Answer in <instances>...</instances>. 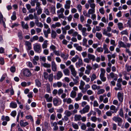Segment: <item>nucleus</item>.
Listing matches in <instances>:
<instances>
[{
	"label": "nucleus",
	"mask_w": 131,
	"mask_h": 131,
	"mask_svg": "<svg viewBox=\"0 0 131 131\" xmlns=\"http://www.w3.org/2000/svg\"><path fill=\"white\" fill-rule=\"evenodd\" d=\"M88 12L89 17H90V15H92L95 13V9L90 8L89 9Z\"/></svg>",
	"instance_id": "nucleus-33"
},
{
	"label": "nucleus",
	"mask_w": 131,
	"mask_h": 131,
	"mask_svg": "<svg viewBox=\"0 0 131 131\" xmlns=\"http://www.w3.org/2000/svg\"><path fill=\"white\" fill-rule=\"evenodd\" d=\"M34 49L36 52L40 53L41 51V45L38 43H36L34 45Z\"/></svg>",
	"instance_id": "nucleus-3"
},
{
	"label": "nucleus",
	"mask_w": 131,
	"mask_h": 131,
	"mask_svg": "<svg viewBox=\"0 0 131 131\" xmlns=\"http://www.w3.org/2000/svg\"><path fill=\"white\" fill-rule=\"evenodd\" d=\"M101 73L100 75L101 80L103 82H105L106 81V77H104V75L105 73V70L103 68L100 69Z\"/></svg>",
	"instance_id": "nucleus-4"
},
{
	"label": "nucleus",
	"mask_w": 131,
	"mask_h": 131,
	"mask_svg": "<svg viewBox=\"0 0 131 131\" xmlns=\"http://www.w3.org/2000/svg\"><path fill=\"white\" fill-rule=\"evenodd\" d=\"M43 76L45 79H48L49 82H52L53 79V75L52 73L49 75L47 72H44L43 73Z\"/></svg>",
	"instance_id": "nucleus-1"
},
{
	"label": "nucleus",
	"mask_w": 131,
	"mask_h": 131,
	"mask_svg": "<svg viewBox=\"0 0 131 131\" xmlns=\"http://www.w3.org/2000/svg\"><path fill=\"white\" fill-rule=\"evenodd\" d=\"M64 114L65 115L69 117L72 115V113L70 111L66 110L65 111Z\"/></svg>",
	"instance_id": "nucleus-46"
},
{
	"label": "nucleus",
	"mask_w": 131,
	"mask_h": 131,
	"mask_svg": "<svg viewBox=\"0 0 131 131\" xmlns=\"http://www.w3.org/2000/svg\"><path fill=\"white\" fill-rule=\"evenodd\" d=\"M74 47L76 48V49L79 51H81L82 50V48L81 46H79L78 44L75 43L73 45Z\"/></svg>",
	"instance_id": "nucleus-20"
},
{
	"label": "nucleus",
	"mask_w": 131,
	"mask_h": 131,
	"mask_svg": "<svg viewBox=\"0 0 131 131\" xmlns=\"http://www.w3.org/2000/svg\"><path fill=\"white\" fill-rule=\"evenodd\" d=\"M75 65L77 68H79L82 66L83 65V63L82 59L79 58L78 61L75 63Z\"/></svg>",
	"instance_id": "nucleus-12"
},
{
	"label": "nucleus",
	"mask_w": 131,
	"mask_h": 131,
	"mask_svg": "<svg viewBox=\"0 0 131 131\" xmlns=\"http://www.w3.org/2000/svg\"><path fill=\"white\" fill-rule=\"evenodd\" d=\"M97 77L95 73H93L91 77V81L93 82L96 79Z\"/></svg>",
	"instance_id": "nucleus-55"
},
{
	"label": "nucleus",
	"mask_w": 131,
	"mask_h": 131,
	"mask_svg": "<svg viewBox=\"0 0 131 131\" xmlns=\"http://www.w3.org/2000/svg\"><path fill=\"white\" fill-rule=\"evenodd\" d=\"M82 79L87 82H89L90 80V78H87V76L85 75H84L83 76Z\"/></svg>",
	"instance_id": "nucleus-52"
},
{
	"label": "nucleus",
	"mask_w": 131,
	"mask_h": 131,
	"mask_svg": "<svg viewBox=\"0 0 131 131\" xmlns=\"http://www.w3.org/2000/svg\"><path fill=\"white\" fill-rule=\"evenodd\" d=\"M63 75V73L61 71H58L56 74L57 80H59L62 77Z\"/></svg>",
	"instance_id": "nucleus-15"
},
{
	"label": "nucleus",
	"mask_w": 131,
	"mask_h": 131,
	"mask_svg": "<svg viewBox=\"0 0 131 131\" xmlns=\"http://www.w3.org/2000/svg\"><path fill=\"white\" fill-rule=\"evenodd\" d=\"M69 68L71 70L72 75L74 77H75L77 75V73L73 66L72 65H70L69 67Z\"/></svg>",
	"instance_id": "nucleus-11"
},
{
	"label": "nucleus",
	"mask_w": 131,
	"mask_h": 131,
	"mask_svg": "<svg viewBox=\"0 0 131 131\" xmlns=\"http://www.w3.org/2000/svg\"><path fill=\"white\" fill-rule=\"evenodd\" d=\"M118 46L119 47H123L125 48L126 47V45L125 43L121 41L118 42Z\"/></svg>",
	"instance_id": "nucleus-37"
},
{
	"label": "nucleus",
	"mask_w": 131,
	"mask_h": 131,
	"mask_svg": "<svg viewBox=\"0 0 131 131\" xmlns=\"http://www.w3.org/2000/svg\"><path fill=\"white\" fill-rule=\"evenodd\" d=\"M10 106L12 108H15L17 107V104L16 103L12 102L10 103Z\"/></svg>",
	"instance_id": "nucleus-57"
},
{
	"label": "nucleus",
	"mask_w": 131,
	"mask_h": 131,
	"mask_svg": "<svg viewBox=\"0 0 131 131\" xmlns=\"http://www.w3.org/2000/svg\"><path fill=\"white\" fill-rule=\"evenodd\" d=\"M87 29L85 27H83V29L81 31L82 35L84 37H86L88 35V33L86 32Z\"/></svg>",
	"instance_id": "nucleus-25"
},
{
	"label": "nucleus",
	"mask_w": 131,
	"mask_h": 131,
	"mask_svg": "<svg viewBox=\"0 0 131 131\" xmlns=\"http://www.w3.org/2000/svg\"><path fill=\"white\" fill-rule=\"evenodd\" d=\"M36 10H37V14L38 15H40L42 13V9L41 7L36 9Z\"/></svg>",
	"instance_id": "nucleus-48"
},
{
	"label": "nucleus",
	"mask_w": 131,
	"mask_h": 131,
	"mask_svg": "<svg viewBox=\"0 0 131 131\" xmlns=\"http://www.w3.org/2000/svg\"><path fill=\"white\" fill-rule=\"evenodd\" d=\"M57 34L56 32L53 30H52L51 32V36L53 39H55L56 36Z\"/></svg>",
	"instance_id": "nucleus-38"
},
{
	"label": "nucleus",
	"mask_w": 131,
	"mask_h": 131,
	"mask_svg": "<svg viewBox=\"0 0 131 131\" xmlns=\"http://www.w3.org/2000/svg\"><path fill=\"white\" fill-rule=\"evenodd\" d=\"M75 31H74V29H71L68 31V33L69 35H71L72 34V36H74V35L75 32Z\"/></svg>",
	"instance_id": "nucleus-51"
},
{
	"label": "nucleus",
	"mask_w": 131,
	"mask_h": 131,
	"mask_svg": "<svg viewBox=\"0 0 131 131\" xmlns=\"http://www.w3.org/2000/svg\"><path fill=\"white\" fill-rule=\"evenodd\" d=\"M62 85V83L61 82H58L57 83H53V86L55 88L58 86V88L61 87Z\"/></svg>",
	"instance_id": "nucleus-22"
},
{
	"label": "nucleus",
	"mask_w": 131,
	"mask_h": 131,
	"mask_svg": "<svg viewBox=\"0 0 131 131\" xmlns=\"http://www.w3.org/2000/svg\"><path fill=\"white\" fill-rule=\"evenodd\" d=\"M99 64L97 63H95L92 66L93 69L95 70L96 68H99Z\"/></svg>",
	"instance_id": "nucleus-61"
},
{
	"label": "nucleus",
	"mask_w": 131,
	"mask_h": 131,
	"mask_svg": "<svg viewBox=\"0 0 131 131\" xmlns=\"http://www.w3.org/2000/svg\"><path fill=\"white\" fill-rule=\"evenodd\" d=\"M44 12L47 15H50V13L48 9L46 8H44Z\"/></svg>",
	"instance_id": "nucleus-58"
},
{
	"label": "nucleus",
	"mask_w": 131,
	"mask_h": 131,
	"mask_svg": "<svg viewBox=\"0 0 131 131\" xmlns=\"http://www.w3.org/2000/svg\"><path fill=\"white\" fill-rule=\"evenodd\" d=\"M105 92V90L103 89H99L97 91V94L98 95L103 94Z\"/></svg>",
	"instance_id": "nucleus-64"
},
{
	"label": "nucleus",
	"mask_w": 131,
	"mask_h": 131,
	"mask_svg": "<svg viewBox=\"0 0 131 131\" xmlns=\"http://www.w3.org/2000/svg\"><path fill=\"white\" fill-rule=\"evenodd\" d=\"M21 23V26L23 29H28L29 27L27 23L25 24V22L23 21H22Z\"/></svg>",
	"instance_id": "nucleus-26"
},
{
	"label": "nucleus",
	"mask_w": 131,
	"mask_h": 131,
	"mask_svg": "<svg viewBox=\"0 0 131 131\" xmlns=\"http://www.w3.org/2000/svg\"><path fill=\"white\" fill-rule=\"evenodd\" d=\"M63 102L64 103L66 102L67 104H70L72 103V100L71 98H69L67 99H63Z\"/></svg>",
	"instance_id": "nucleus-30"
},
{
	"label": "nucleus",
	"mask_w": 131,
	"mask_h": 131,
	"mask_svg": "<svg viewBox=\"0 0 131 131\" xmlns=\"http://www.w3.org/2000/svg\"><path fill=\"white\" fill-rule=\"evenodd\" d=\"M79 59V57L78 55H76L75 57H73L71 60V61L73 62H75Z\"/></svg>",
	"instance_id": "nucleus-50"
},
{
	"label": "nucleus",
	"mask_w": 131,
	"mask_h": 131,
	"mask_svg": "<svg viewBox=\"0 0 131 131\" xmlns=\"http://www.w3.org/2000/svg\"><path fill=\"white\" fill-rule=\"evenodd\" d=\"M25 45L27 47V49L29 50L32 49L31 43L28 41H25Z\"/></svg>",
	"instance_id": "nucleus-14"
},
{
	"label": "nucleus",
	"mask_w": 131,
	"mask_h": 131,
	"mask_svg": "<svg viewBox=\"0 0 131 131\" xmlns=\"http://www.w3.org/2000/svg\"><path fill=\"white\" fill-rule=\"evenodd\" d=\"M113 113H114V112L109 111L106 112V114L107 116H111L112 115V114Z\"/></svg>",
	"instance_id": "nucleus-60"
},
{
	"label": "nucleus",
	"mask_w": 131,
	"mask_h": 131,
	"mask_svg": "<svg viewBox=\"0 0 131 131\" xmlns=\"http://www.w3.org/2000/svg\"><path fill=\"white\" fill-rule=\"evenodd\" d=\"M85 85V83L84 82L81 80L80 82V85L79 88V89L82 91L84 89V86Z\"/></svg>",
	"instance_id": "nucleus-24"
},
{
	"label": "nucleus",
	"mask_w": 131,
	"mask_h": 131,
	"mask_svg": "<svg viewBox=\"0 0 131 131\" xmlns=\"http://www.w3.org/2000/svg\"><path fill=\"white\" fill-rule=\"evenodd\" d=\"M117 75L116 74H115L113 72L110 73L107 77V78L108 79L111 78L113 79L115 81L117 80Z\"/></svg>",
	"instance_id": "nucleus-6"
},
{
	"label": "nucleus",
	"mask_w": 131,
	"mask_h": 131,
	"mask_svg": "<svg viewBox=\"0 0 131 131\" xmlns=\"http://www.w3.org/2000/svg\"><path fill=\"white\" fill-rule=\"evenodd\" d=\"M39 37L37 35H35L32 37L30 39V41L31 42H32L35 41H36L38 40Z\"/></svg>",
	"instance_id": "nucleus-34"
},
{
	"label": "nucleus",
	"mask_w": 131,
	"mask_h": 131,
	"mask_svg": "<svg viewBox=\"0 0 131 131\" xmlns=\"http://www.w3.org/2000/svg\"><path fill=\"white\" fill-rule=\"evenodd\" d=\"M88 57L89 58L90 60H92V61H94L95 60V56L93 54L90 53H88L87 54Z\"/></svg>",
	"instance_id": "nucleus-18"
},
{
	"label": "nucleus",
	"mask_w": 131,
	"mask_h": 131,
	"mask_svg": "<svg viewBox=\"0 0 131 131\" xmlns=\"http://www.w3.org/2000/svg\"><path fill=\"white\" fill-rule=\"evenodd\" d=\"M64 11V9L63 8H61L60 9L58 10L57 11V14H63Z\"/></svg>",
	"instance_id": "nucleus-54"
},
{
	"label": "nucleus",
	"mask_w": 131,
	"mask_h": 131,
	"mask_svg": "<svg viewBox=\"0 0 131 131\" xmlns=\"http://www.w3.org/2000/svg\"><path fill=\"white\" fill-rule=\"evenodd\" d=\"M101 20L102 21L106 24L108 22V19H106L105 17H102L101 19Z\"/></svg>",
	"instance_id": "nucleus-62"
},
{
	"label": "nucleus",
	"mask_w": 131,
	"mask_h": 131,
	"mask_svg": "<svg viewBox=\"0 0 131 131\" xmlns=\"http://www.w3.org/2000/svg\"><path fill=\"white\" fill-rule=\"evenodd\" d=\"M47 29V30H43V32L46 38H47L48 36V34L51 33V29L49 28Z\"/></svg>",
	"instance_id": "nucleus-16"
},
{
	"label": "nucleus",
	"mask_w": 131,
	"mask_h": 131,
	"mask_svg": "<svg viewBox=\"0 0 131 131\" xmlns=\"http://www.w3.org/2000/svg\"><path fill=\"white\" fill-rule=\"evenodd\" d=\"M112 30L110 26H108L106 28V29H103V34L106 36H107L109 37H110L112 36V34L108 32L111 31Z\"/></svg>",
	"instance_id": "nucleus-2"
},
{
	"label": "nucleus",
	"mask_w": 131,
	"mask_h": 131,
	"mask_svg": "<svg viewBox=\"0 0 131 131\" xmlns=\"http://www.w3.org/2000/svg\"><path fill=\"white\" fill-rule=\"evenodd\" d=\"M71 1L68 0L66 2V4L64 5V8L66 9H69L70 8Z\"/></svg>",
	"instance_id": "nucleus-21"
},
{
	"label": "nucleus",
	"mask_w": 131,
	"mask_h": 131,
	"mask_svg": "<svg viewBox=\"0 0 131 131\" xmlns=\"http://www.w3.org/2000/svg\"><path fill=\"white\" fill-rule=\"evenodd\" d=\"M74 36L76 37L77 36V39L78 40H80L82 39V36L81 35L78 34V32L77 31H75L74 34Z\"/></svg>",
	"instance_id": "nucleus-32"
},
{
	"label": "nucleus",
	"mask_w": 131,
	"mask_h": 131,
	"mask_svg": "<svg viewBox=\"0 0 131 131\" xmlns=\"http://www.w3.org/2000/svg\"><path fill=\"white\" fill-rule=\"evenodd\" d=\"M41 65L43 67L47 68H50L51 66V65L50 64L47 63H42Z\"/></svg>",
	"instance_id": "nucleus-43"
},
{
	"label": "nucleus",
	"mask_w": 131,
	"mask_h": 131,
	"mask_svg": "<svg viewBox=\"0 0 131 131\" xmlns=\"http://www.w3.org/2000/svg\"><path fill=\"white\" fill-rule=\"evenodd\" d=\"M35 83L36 85L38 87H40L41 85V83L39 80L38 79L35 80Z\"/></svg>",
	"instance_id": "nucleus-63"
},
{
	"label": "nucleus",
	"mask_w": 131,
	"mask_h": 131,
	"mask_svg": "<svg viewBox=\"0 0 131 131\" xmlns=\"http://www.w3.org/2000/svg\"><path fill=\"white\" fill-rule=\"evenodd\" d=\"M118 27L120 30H122L124 28L123 24L121 22L118 23L117 24Z\"/></svg>",
	"instance_id": "nucleus-28"
},
{
	"label": "nucleus",
	"mask_w": 131,
	"mask_h": 131,
	"mask_svg": "<svg viewBox=\"0 0 131 131\" xmlns=\"http://www.w3.org/2000/svg\"><path fill=\"white\" fill-rule=\"evenodd\" d=\"M96 50L99 53H102L103 51V49L101 47H98L96 49Z\"/></svg>",
	"instance_id": "nucleus-56"
},
{
	"label": "nucleus",
	"mask_w": 131,
	"mask_h": 131,
	"mask_svg": "<svg viewBox=\"0 0 131 131\" xmlns=\"http://www.w3.org/2000/svg\"><path fill=\"white\" fill-rule=\"evenodd\" d=\"M119 115L121 117L123 118L124 117V114L123 112V110L122 108H121L118 112Z\"/></svg>",
	"instance_id": "nucleus-42"
},
{
	"label": "nucleus",
	"mask_w": 131,
	"mask_h": 131,
	"mask_svg": "<svg viewBox=\"0 0 131 131\" xmlns=\"http://www.w3.org/2000/svg\"><path fill=\"white\" fill-rule=\"evenodd\" d=\"M53 102L54 105L57 106L59 105L61 103V100L56 98H54L53 100Z\"/></svg>",
	"instance_id": "nucleus-8"
},
{
	"label": "nucleus",
	"mask_w": 131,
	"mask_h": 131,
	"mask_svg": "<svg viewBox=\"0 0 131 131\" xmlns=\"http://www.w3.org/2000/svg\"><path fill=\"white\" fill-rule=\"evenodd\" d=\"M87 40L85 37H84L83 40V45L86 47H89L87 44Z\"/></svg>",
	"instance_id": "nucleus-49"
},
{
	"label": "nucleus",
	"mask_w": 131,
	"mask_h": 131,
	"mask_svg": "<svg viewBox=\"0 0 131 131\" xmlns=\"http://www.w3.org/2000/svg\"><path fill=\"white\" fill-rule=\"evenodd\" d=\"M117 98L121 102H123V93L122 92H119L117 94Z\"/></svg>",
	"instance_id": "nucleus-10"
},
{
	"label": "nucleus",
	"mask_w": 131,
	"mask_h": 131,
	"mask_svg": "<svg viewBox=\"0 0 131 131\" xmlns=\"http://www.w3.org/2000/svg\"><path fill=\"white\" fill-rule=\"evenodd\" d=\"M90 88V85L88 84H86L85 85L84 88V89L81 91L84 94L86 92L87 90Z\"/></svg>",
	"instance_id": "nucleus-23"
},
{
	"label": "nucleus",
	"mask_w": 131,
	"mask_h": 131,
	"mask_svg": "<svg viewBox=\"0 0 131 131\" xmlns=\"http://www.w3.org/2000/svg\"><path fill=\"white\" fill-rule=\"evenodd\" d=\"M90 108V106L89 105H86L82 110L79 111V112L81 114H84L89 112Z\"/></svg>",
	"instance_id": "nucleus-9"
},
{
	"label": "nucleus",
	"mask_w": 131,
	"mask_h": 131,
	"mask_svg": "<svg viewBox=\"0 0 131 131\" xmlns=\"http://www.w3.org/2000/svg\"><path fill=\"white\" fill-rule=\"evenodd\" d=\"M16 13L15 11L13 13V15L11 17V19L12 20H15L16 19Z\"/></svg>",
	"instance_id": "nucleus-59"
},
{
	"label": "nucleus",
	"mask_w": 131,
	"mask_h": 131,
	"mask_svg": "<svg viewBox=\"0 0 131 131\" xmlns=\"http://www.w3.org/2000/svg\"><path fill=\"white\" fill-rule=\"evenodd\" d=\"M35 24L38 27L42 28L43 27V25L41 22H39V20L37 19L35 21Z\"/></svg>",
	"instance_id": "nucleus-31"
},
{
	"label": "nucleus",
	"mask_w": 131,
	"mask_h": 131,
	"mask_svg": "<svg viewBox=\"0 0 131 131\" xmlns=\"http://www.w3.org/2000/svg\"><path fill=\"white\" fill-rule=\"evenodd\" d=\"M92 88L93 90H95L96 89H99L101 88L100 86H97L96 84H94L92 86Z\"/></svg>",
	"instance_id": "nucleus-45"
},
{
	"label": "nucleus",
	"mask_w": 131,
	"mask_h": 131,
	"mask_svg": "<svg viewBox=\"0 0 131 131\" xmlns=\"http://www.w3.org/2000/svg\"><path fill=\"white\" fill-rule=\"evenodd\" d=\"M72 126L73 128L75 129H78L79 128V126L78 125L74 123H72Z\"/></svg>",
	"instance_id": "nucleus-47"
},
{
	"label": "nucleus",
	"mask_w": 131,
	"mask_h": 131,
	"mask_svg": "<svg viewBox=\"0 0 131 131\" xmlns=\"http://www.w3.org/2000/svg\"><path fill=\"white\" fill-rule=\"evenodd\" d=\"M83 96V94L81 93H79L78 94L77 97L75 99L76 101H78L81 100L82 97Z\"/></svg>",
	"instance_id": "nucleus-27"
},
{
	"label": "nucleus",
	"mask_w": 131,
	"mask_h": 131,
	"mask_svg": "<svg viewBox=\"0 0 131 131\" xmlns=\"http://www.w3.org/2000/svg\"><path fill=\"white\" fill-rule=\"evenodd\" d=\"M5 19L3 17L0 18V23L1 24H2L4 27H6V25L5 23Z\"/></svg>",
	"instance_id": "nucleus-29"
},
{
	"label": "nucleus",
	"mask_w": 131,
	"mask_h": 131,
	"mask_svg": "<svg viewBox=\"0 0 131 131\" xmlns=\"http://www.w3.org/2000/svg\"><path fill=\"white\" fill-rule=\"evenodd\" d=\"M63 72L65 75L69 76L70 75V71L67 69H64L63 71Z\"/></svg>",
	"instance_id": "nucleus-44"
},
{
	"label": "nucleus",
	"mask_w": 131,
	"mask_h": 131,
	"mask_svg": "<svg viewBox=\"0 0 131 131\" xmlns=\"http://www.w3.org/2000/svg\"><path fill=\"white\" fill-rule=\"evenodd\" d=\"M48 41L47 40H45L43 42V44L42 45V47L43 49L46 48L47 47Z\"/></svg>",
	"instance_id": "nucleus-39"
},
{
	"label": "nucleus",
	"mask_w": 131,
	"mask_h": 131,
	"mask_svg": "<svg viewBox=\"0 0 131 131\" xmlns=\"http://www.w3.org/2000/svg\"><path fill=\"white\" fill-rule=\"evenodd\" d=\"M61 24L59 22H57L55 23V24H53L51 26V28L54 29L56 27H60L61 26Z\"/></svg>",
	"instance_id": "nucleus-17"
},
{
	"label": "nucleus",
	"mask_w": 131,
	"mask_h": 131,
	"mask_svg": "<svg viewBox=\"0 0 131 131\" xmlns=\"http://www.w3.org/2000/svg\"><path fill=\"white\" fill-rule=\"evenodd\" d=\"M23 74L26 77H29L31 75V74L29 69H25L23 70Z\"/></svg>",
	"instance_id": "nucleus-7"
},
{
	"label": "nucleus",
	"mask_w": 131,
	"mask_h": 131,
	"mask_svg": "<svg viewBox=\"0 0 131 131\" xmlns=\"http://www.w3.org/2000/svg\"><path fill=\"white\" fill-rule=\"evenodd\" d=\"M112 119L113 121L116 122H118V125L119 126H121L122 123L123 122V120L121 118L118 116H114Z\"/></svg>",
	"instance_id": "nucleus-5"
},
{
	"label": "nucleus",
	"mask_w": 131,
	"mask_h": 131,
	"mask_svg": "<svg viewBox=\"0 0 131 131\" xmlns=\"http://www.w3.org/2000/svg\"><path fill=\"white\" fill-rule=\"evenodd\" d=\"M110 108L111 110L114 111V113H116L118 110L116 108V107L113 105L111 106L110 107Z\"/></svg>",
	"instance_id": "nucleus-40"
},
{
	"label": "nucleus",
	"mask_w": 131,
	"mask_h": 131,
	"mask_svg": "<svg viewBox=\"0 0 131 131\" xmlns=\"http://www.w3.org/2000/svg\"><path fill=\"white\" fill-rule=\"evenodd\" d=\"M51 66L52 70L53 72H56L57 70V65L55 62L53 61L51 62Z\"/></svg>",
	"instance_id": "nucleus-13"
},
{
	"label": "nucleus",
	"mask_w": 131,
	"mask_h": 131,
	"mask_svg": "<svg viewBox=\"0 0 131 131\" xmlns=\"http://www.w3.org/2000/svg\"><path fill=\"white\" fill-rule=\"evenodd\" d=\"M60 56L63 59V60H67L69 57V55L68 54L65 55L63 53L61 54Z\"/></svg>",
	"instance_id": "nucleus-35"
},
{
	"label": "nucleus",
	"mask_w": 131,
	"mask_h": 131,
	"mask_svg": "<svg viewBox=\"0 0 131 131\" xmlns=\"http://www.w3.org/2000/svg\"><path fill=\"white\" fill-rule=\"evenodd\" d=\"M77 95V93L74 91H72L71 92L70 96L72 98H74Z\"/></svg>",
	"instance_id": "nucleus-41"
},
{
	"label": "nucleus",
	"mask_w": 131,
	"mask_h": 131,
	"mask_svg": "<svg viewBox=\"0 0 131 131\" xmlns=\"http://www.w3.org/2000/svg\"><path fill=\"white\" fill-rule=\"evenodd\" d=\"M82 116L80 115L75 114L74 116V119L75 121H80L81 120Z\"/></svg>",
	"instance_id": "nucleus-19"
},
{
	"label": "nucleus",
	"mask_w": 131,
	"mask_h": 131,
	"mask_svg": "<svg viewBox=\"0 0 131 131\" xmlns=\"http://www.w3.org/2000/svg\"><path fill=\"white\" fill-rule=\"evenodd\" d=\"M75 78H72L73 81L75 83V84H77L79 82V77L78 76H76Z\"/></svg>",
	"instance_id": "nucleus-36"
},
{
	"label": "nucleus",
	"mask_w": 131,
	"mask_h": 131,
	"mask_svg": "<svg viewBox=\"0 0 131 131\" xmlns=\"http://www.w3.org/2000/svg\"><path fill=\"white\" fill-rule=\"evenodd\" d=\"M96 36L99 40L102 37L101 33L98 32L96 33Z\"/></svg>",
	"instance_id": "nucleus-53"
}]
</instances>
